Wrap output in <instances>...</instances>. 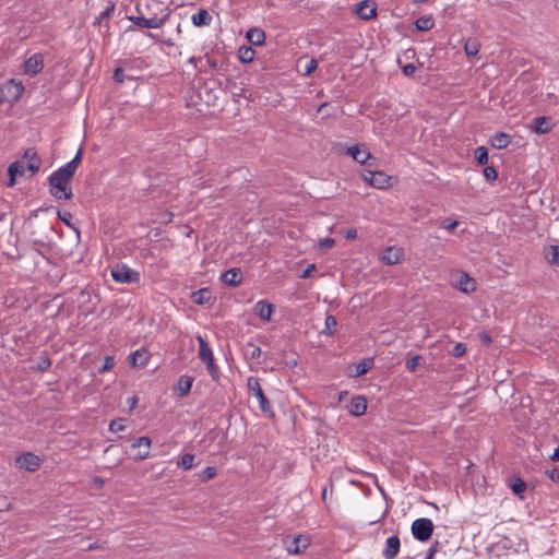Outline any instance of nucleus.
I'll list each match as a JSON object with an SVG mask.
<instances>
[{"label": "nucleus", "mask_w": 559, "mask_h": 559, "mask_svg": "<svg viewBox=\"0 0 559 559\" xmlns=\"http://www.w3.org/2000/svg\"><path fill=\"white\" fill-rule=\"evenodd\" d=\"M82 151L66 165L59 167L49 176L50 194L58 200H70L73 197L70 180L74 176L81 162Z\"/></svg>", "instance_id": "nucleus-1"}, {"label": "nucleus", "mask_w": 559, "mask_h": 559, "mask_svg": "<svg viewBox=\"0 0 559 559\" xmlns=\"http://www.w3.org/2000/svg\"><path fill=\"white\" fill-rule=\"evenodd\" d=\"M247 386H248L249 394L251 396H254L258 400L259 407H260L261 412L270 417H273L274 416L273 407H272L271 403L269 402L267 397L265 396V394L261 388L259 379L255 377H249L247 380Z\"/></svg>", "instance_id": "nucleus-2"}, {"label": "nucleus", "mask_w": 559, "mask_h": 559, "mask_svg": "<svg viewBox=\"0 0 559 559\" xmlns=\"http://www.w3.org/2000/svg\"><path fill=\"white\" fill-rule=\"evenodd\" d=\"M111 277L116 283L121 284H139L141 280L140 273L124 263H117L112 266Z\"/></svg>", "instance_id": "nucleus-3"}, {"label": "nucleus", "mask_w": 559, "mask_h": 559, "mask_svg": "<svg viewBox=\"0 0 559 559\" xmlns=\"http://www.w3.org/2000/svg\"><path fill=\"white\" fill-rule=\"evenodd\" d=\"M197 341L199 343V357L202 361L206 364V368L209 373L211 374L213 380H218L219 378V369L215 365L213 350L210 345L205 342L202 336H198Z\"/></svg>", "instance_id": "nucleus-4"}, {"label": "nucleus", "mask_w": 559, "mask_h": 559, "mask_svg": "<svg viewBox=\"0 0 559 559\" xmlns=\"http://www.w3.org/2000/svg\"><path fill=\"white\" fill-rule=\"evenodd\" d=\"M413 537L418 542H427L433 532V522L428 518L416 519L411 527Z\"/></svg>", "instance_id": "nucleus-5"}, {"label": "nucleus", "mask_w": 559, "mask_h": 559, "mask_svg": "<svg viewBox=\"0 0 559 559\" xmlns=\"http://www.w3.org/2000/svg\"><path fill=\"white\" fill-rule=\"evenodd\" d=\"M361 178L364 181L368 182L371 187L376 189H388L389 187H391L392 177H390L383 171H373L365 169L361 173Z\"/></svg>", "instance_id": "nucleus-6"}, {"label": "nucleus", "mask_w": 559, "mask_h": 559, "mask_svg": "<svg viewBox=\"0 0 559 559\" xmlns=\"http://www.w3.org/2000/svg\"><path fill=\"white\" fill-rule=\"evenodd\" d=\"M354 13L359 19L369 21L377 16V3L373 0H361L355 4Z\"/></svg>", "instance_id": "nucleus-7"}, {"label": "nucleus", "mask_w": 559, "mask_h": 559, "mask_svg": "<svg viewBox=\"0 0 559 559\" xmlns=\"http://www.w3.org/2000/svg\"><path fill=\"white\" fill-rule=\"evenodd\" d=\"M167 17H168V15H165L163 17H157V16L144 17L142 15H130V16H128V20L133 22L139 27L159 28L165 24Z\"/></svg>", "instance_id": "nucleus-8"}, {"label": "nucleus", "mask_w": 559, "mask_h": 559, "mask_svg": "<svg viewBox=\"0 0 559 559\" xmlns=\"http://www.w3.org/2000/svg\"><path fill=\"white\" fill-rule=\"evenodd\" d=\"M152 445V440L148 437H139L136 438L131 448L136 450V453L132 456L134 461H144L150 456V449Z\"/></svg>", "instance_id": "nucleus-9"}, {"label": "nucleus", "mask_w": 559, "mask_h": 559, "mask_svg": "<svg viewBox=\"0 0 559 559\" xmlns=\"http://www.w3.org/2000/svg\"><path fill=\"white\" fill-rule=\"evenodd\" d=\"M15 463L22 469L35 472L40 467L41 461L36 454L26 452L17 456Z\"/></svg>", "instance_id": "nucleus-10"}, {"label": "nucleus", "mask_w": 559, "mask_h": 559, "mask_svg": "<svg viewBox=\"0 0 559 559\" xmlns=\"http://www.w3.org/2000/svg\"><path fill=\"white\" fill-rule=\"evenodd\" d=\"M346 153L361 165H374L376 158L367 150L360 148L359 145L349 146Z\"/></svg>", "instance_id": "nucleus-11"}, {"label": "nucleus", "mask_w": 559, "mask_h": 559, "mask_svg": "<svg viewBox=\"0 0 559 559\" xmlns=\"http://www.w3.org/2000/svg\"><path fill=\"white\" fill-rule=\"evenodd\" d=\"M44 69V57L40 53H34L24 62V72L29 76H35Z\"/></svg>", "instance_id": "nucleus-12"}, {"label": "nucleus", "mask_w": 559, "mask_h": 559, "mask_svg": "<svg viewBox=\"0 0 559 559\" xmlns=\"http://www.w3.org/2000/svg\"><path fill=\"white\" fill-rule=\"evenodd\" d=\"M404 255L402 248L391 246L385 248L380 254V261L386 265H394L399 263Z\"/></svg>", "instance_id": "nucleus-13"}, {"label": "nucleus", "mask_w": 559, "mask_h": 559, "mask_svg": "<svg viewBox=\"0 0 559 559\" xmlns=\"http://www.w3.org/2000/svg\"><path fill=\"white\" fill-rule=\"evenodd\" d=\"M22 160L27 164V170L31 173V175H35L39 171L41 160L34 147L25 150Z\"/></svg>", "instance_id": "nucleus-14"}, {"label": "nucleus", "mask_w": 559, "mask_h": 559, "mask_svg": "<svg viewBox=\"0 0 559 559\" xmlns=\"http://www.w3.org/2000/svg\"><path fill=\"white\" fill-rule=\"evenodd\" d=\"M400 548V537L397 535H391L385 540V545L382 550V556L384 557V559H394L399 555Z\"/></svg>", "instance_id": "nucleus-15"}, {"label": "nucleus", "mask_w": 559, "mask_h": 559, "mask_svg": "<svg viewBox=\"0 0 559 559\" xmlns=\"http://www.w3.org/2000/svg\"><path fill=\"white\" fill-rule=\"evenodd\" d=\"M310 545L309 539L304 535L295 536L290 542H286V549L292 555H299Z\"/></svg>", "instance_id": "nucleus-16"}, {"label": "nucleus", "mask_w": 559, "mask_h": 559, "mask_svg": "<svg viewBox=\"0 0 559 559\" xmlns=\"http://www.w3.org/2000/svg\"><path fill=\"white\" fill-rule=\"evenodd\" d=\"M27 170V164H25L23 160H15L13 162L9 168H8V175H9V187H14L16 182L17 177H23L25 175V171Z\"/></svg>", "instance_id": "nucleus-17"}, {"label": "nucleus", "mask_w": 559, "mask_h": 559, "mask_svg": "<svg viewBox=\"0 0 559 559\" xmlns=\"http://www.w3.org/2000/svg\"><path fill=\"white\" fill-rule=\"evenodd\" d=\"M253 312L261 320L269 322L272 319L274 306L266 300H259L253 307Z\"/></svg>", "instance_id": "nucleus-18"}, {"label": "nucleus", "mask_w": 559, "mask_h": 559, "mask_svg": "<svg viewBox=\"0 0 559 559\" xmlns=\"http://www.w3.org/2000/svg\"><path fill=\"white\" fill-rule=\"evenodd\" d=\"M368 407L367 399L362 395H356L352 399L348 406L349 414L354 416H361L366 413Z\"/></svg>", "instance_id": "nucleus-19"}, {"label": "nucleus", "mask_w": 559, "mask_h": 559, "mask_svg": "<svg viewBox=\"0 0 559 559\" xmlns=\"http://www.w3.org/2000/svg\"><path fill=\"white\" fill-rule=\"evenodd\" d=\"M511 143V135L506 132H496L489 138V144L496 150H504Z\"/></svg>", "instance_id": "nucleus-20"}, {"label": "nucleus", "mask_w": 559, "mask_h": 559, "mask_svg": "<svg viewBox=\"0 0 559 559\" xmlns=\"http://www.w3.org/2000/svg\"><path fill=\"white\" fill-rule=\"evenodd\" d=\"M148 361V352L144 348L136 349L129 357L132 367H145Z\"/></svg>", "instance_id": "nucleus-21"}, {"label": "nucleus", "mask_w": 559, "mask_h": 559, "mask_svg": "<svg viewBox=\"0 0 559 559\" xmlns=\"http://www.w3.org/2000/svg\"><path fill=\"white\" fill-rule=\"evenodd\" d=\"M531 129L536 134L548 133L551 130V126L549 123V118L545 117V116L535 118L532 122Z\"/></svg>", "instance_id": "nucleus-22"}, {"label": "nucleus", "mask_w": 559, "mask_h": 559, "mask_svg": "<svg viewBox=\"0 0 559 559\" xmlns=\"http://www.w3.org/2000/svg\"><path fill=\"white\" fill-rule=\"evenodd\" d=\"M246 37L251 45L262 46L265 43L266 35L263 29L254 27L248 29Z\"/></svg>", "instance_id": "nucleus-23"}, {"label": "nucleus", "mask_w": 559, "mask_h": 559, "mask_svg": "<svg viewBox=\"0 0 559 559\" xmlns=\"http://www.w3.org/2000/svg\"><path fill=\"white\" fill-rule=\"evenodd\" d=\"M222 280L229 286H237L241 283L242 275L239 269H230L223 273Z\"/></svg>", "instance_id": "nucleus-24"}, {"label": "nucleus", "mask_w": 559, "mask_h": 559, "mask_svg": "<svg viewBox=\"0 0 559 559\" xmlns=\"http://www.w3.org/2000/svg\"><path fill=\"white\" fill-rule=\"evenodd\" d=\"M193 384V378L189 376H181L177 382L176 392L180 397L188 395Z\"/></svg>", "instance_id": "nucleus-25"}, {"label": "nucleus", "mask_w": 559, "mask_h": 559, "mask_svg": "<svg viewBox=\"0 0 559 559\" xmlns=\"http://www.w3.org/2000/svg\"><path fill=\"white\" fill-rule=\"evenodd\" d=\"M192 24L197 27L209 26L212 22V16L207 10L202 9L191 16Z\"/></svg>", "instance_id": "nucleus-26"}, {"label": "nucleus", "mask_w": 559, "mask_h": 559, "mask_svg": "<svg viewBox=\"0 0 559 559\" xmlns=\"http://www.w3.org/2000/svg\"><path fill=\"white\" fill-rule=\"evenodd\" d=\"M211 298L212 292L207 287L200 288L195 292H192L191 294L192 301L200 306L207 304L211 300Z\"/></svg>", "instance_id": "nucleus-27"}, {"label": "nucleus", "mask_w": 559, "mask_h": 559, "mask_svg": "<svg viewBox=\"0 0 559 559\" xmlns=\"http://www.w3.org/2000/svg\"><path fill=\"white\" fill-rule=\"evenodd\" d=\"M544 255L549 263L559 266V245L546 247L544 249Z\"/></svg>", "instance_id": "nucleus-28"}, {"label": "nucleus", "mask_w": 559, "mask_h": 559, "mask_svg": "<svg viewBox=\"0 0 559 559\" xmlns=\"http://www.w3.org/2000/svg\"><path fill=\"white\" fill-rule=\"evenodd\" d=\"M456 287L464 293L475 290V282L468 276L467 273H462Z\"/></svg>", "instance_id": "nucleus-29"}, {"label": "nucleus", "mask_w": 559, "mask_h": 559, "mask_svg": "<svg viewBox=\"0 0 559 559\" xmlns=\"http://www.w3.org/2000/svg\"><path fill=\"white\" fill-rule=\"evenodd\" d=\"M433 26L435 22L431 15H423L415 22L416 29L421 32L430 31Z\"/></svg>", "instance_id": "nucleus-30"}, {"label": "nucleus", "mask_w": 559, "mask_h": 559, "mask_svg": "<svg viewBox=\"0 0 559 559\" xmlns=\"http://www.w3.org/2000/svg\"><path fill=\"white\" fill-rule=\"evenodd\" d=\"M261 354H262V350L258 345H255L251 342L247 343V345L245 347V356L248 359L259 361Z\"/></svg>", "instance_id": "nucleus-31"}, {"label": "nucleus", "mask_w": 559, "mask_h": 559, "mask_svg": "<svg viewBox=\"0 0 559 559\" xmlns=\"http://www.w3.org/2000/svg\"><path fill=\"white\" fill-rule=\"evenodd\" d=\"M239 59L243 63L251 62L255 57V51L250 46H242L239 48Z\"/></svg>", "instance_id": "nucleus-32"}, {"label": "nucleus", "mask_w": 559, "mask_h": 559, "mask_svg": "<svg viewBox=\"0 0 559 559\" xmlns=\"http://www.w3.org/2000/svg\"><path fill=\"white\" fill-rule=\"evenodd\" d=\"M479 48H480V46H479L478 41L475 39H468V40H466V43L464 45L465 53L468 57L476 56L479 52Z\"/></svg>", "instance_id": "nucleus-33"}, {"label": "nucleus", "mask_w": 559, "mask_h": 559, "mask_svg": "<svg viewBox=\"0 0 559 559\" xmlns=\"http://www.w3.org/2000/svg\"><path fill=\"white\" fill-rule=\"evenodd\" d=\"M194 459L193 454L186 453L181 456L177 465L182 467L185 471L191 469L193 467Z\"/></svg>", "instance_id": "nucleus-34"}, {"label": "nucleus", "mask_w": 559, "mask_h": 559, "mask_svg": "<svg viewBox=\"0 0 559 559\" xmlns=\"http://www.w3.org/2000/svg\"><path fill=\"white\" fill-rule=\"evenodd\" d=\"M475 159L478 165H486L488 163V151L485 146H478L476 148Z\"/></svg>", "instance_id": "nucleus-35"}, {"label": "nucleus", "mask_w": 559, "mask_h": 559, "mask_svg": "<svg viewBox=\"0 0 559 559\" xmlns=\"http://www.w3.org/2000/svg\"><path fill=\"white\" fill-rule=\"evenodd\" d=\"M511 488L514 493L521 495L526 489V484L520 477H516L511 480Z\"/></svg>", "instance_id": "nucleus-36"}, {"label": "nucleus", "mask_w": 559, "mask_h": 559, "mask_svg": "<svg viewBox=\"0 0 559 559\" xmlns=\"http://www.w3.org/2000/svg\"><path fill=\"white\" fill-rule=\"evenodd\" d=\"M124 423H126V419H123V418H118V419L111 420L109 424V431L110 432L123 431L127 428Z\"/></svg>", "instance_id": "nucleus-37"}, {"label": "nucleus", "mask_w": 559, "mask_h": 559, "mask_svg": "<svg viewBox=\"0 0 559 559\" xmlns=\"http://www.w3.org/2000/svg\"><path fill=\"white\" fill-rule=\"evenodd\" d=\"M216 474L217 471L215 467L207 466L200 473L199 478L201 481H209L210 479L214 478Z\"/></svg>", "instance_id": "nucleus-38"}, {"label": "nucleus", "mask_w": 559, "mask_h": 559, "mask_svg": "<svg viewBox=\"0 0 559 559\" xmlns=\"http://www.w3.org/2000/svg\"><path fill=\"white\" fill-rule=\"evenodd\" d=\"M337 321L334 316H328L325 319V334H333L336 330Z\"/></svg>", "instance_id": "nucleus-39"}, {"label": "nucleus", "mask_w": 559, "mask_h": 559, "mask_svg": "<svg viewBox=\"0 0 559 559\" xmlns=\"http://www.w3.org/2000/svg\"><path fill=\"white\" fill-rule=\"evenodd\" d=\"M72 217L73 216H72V214L69 211H59L58 212V218L61 222H63L67 226L71 227L72 229H74V230H76L79 233V230L71 223Z\"/></svg>", "instance_id": "nucleus-40"}, {"label": "nucleus", "mask_w": 559, "mask_h": 559, "mask_svg": "<svg viewBox=\"0 0 559 559\" xmlns=\"http://www.w3.org/2000/svg\"><path fill=\"white\" fill-rule=\"evenodd\" d=\"M50 367H51L50 358L48 356H43V357H40L39 361L33 369L37 370V371H46Z\"/></svg>", "instance_id": "nucleus-41"}, {"label": "nucleus", "mask_w": 559, "mask_h": 559, "mask_svg": "<svg viewBox=\"0 0 559 559\" xmlns=\"http://www.w3.org/2000/svg\"><path fill=\"white\" fill-rule=\"evenodd\" d=\"M114 366H115L114 357L106 356L104 358V362H103L102 367L98 368V372L99 373H105V372L109 371Z\"/></svg>", "instance_id": "nucleus-42"}, {"label": "nucleus", "mask_w": 559, "mask_h": 559, "mask_svg": "<svg viewBox=\"0 0 559 559\" xmlns=\"http://www.w3.org/2000/svg\"><path fill=\"white\" fill-rule=\"evenodd\" d=\"M484 176L488 181L493 182L498 178V173L495 167L486 166L484 168Z\"/></svg>", "instance_id": "nucleus-43"}, {"label": "nucleus", "mask_w": 559, "mask_h": 559, "mask_svg": "<svg viewBox=\"0 0 559 559\" xmlns=\"http://www.w3.org/2000/svg\"><path fill=\"white\" fill-rule=\"evenodd\" d=\"M317 67H318V62L316 59L308 60L306 63L305 70H304V75L305 76L310 75L313 71H316Z\"/></svg>", "instance_id": "nucleus-44"}, {"label": "nucleus", "mask_w": 559, "mask_h": 559, "mask_svg": "<svg viewBox=\"0 0 559 559\" xmlns=\"http://www.w3.org/2000/svg\"><path fill=\"white\" fill-rule=\"evenodd\" d=\"M335 245V240L333 238H323L319 241V248L329 250Z\"/></svg>", "instance_id": "nucleus-45"}, {"label": "nucleus", "mask_w": 559, "mask_h": 559, "mask_svg": "<svg viewBox=\"0 0 559 559\" xmlns=\"http://www.w3.org/2000/svg\"><path fill=\"white\" fill-rule=\"evenodd\" d=\"M112 79L115 80V82L117 83H123L124 80H126V74H124V71L123 69L121 68H117L114 72V75H112Z\"/></svg>", "instance_id": "nucleus-46"}, {"label": "nucleus", "mask_w": 559, "mask_h": 559, "mask_svg": "<svg viewBox=\"0 0 559 559\" xmlns=\"http://www.w3.org/2000/svg\"><path fill=\"white\" fill-rule=\"evenodd\" d=\"M466 352V346L465 344L463 343H457L455 346H454V349H453V355L456 356V357H460V356H463Z\"/></svg>", "instance_id": "nucleus-47"}, {"label": "nucleus", "mask_w": 559, "mask_h": 559, "mask_svg": "<svg viewBox=\"0 0 559 559\" xmlns=\"http://www.w3.org/2000/svg\"><path fill=\"white\" fill-rule=\"evenodd\" d=\"M420 357L414 356L411 359L407 360L406 366L409 370L414 371L417 366L419 365Z\"/></svg>", "instance_id": "nucleus-48"}, {"label": "nucleus", "mask_w": 559, "mask_h": 559, "mask_svg": "<svg viewBox=\"0 0 559 559\" xmlns=\"http://www.w3.org/2000/svg\"><path fill=\"white\" fill-rule=\"evenodd\" d=\"M438 550H439V542H436L428 549V554L425 559H432L433 556L438 552Z\"/></svg>", "instance_id": "nucleus-49"}, {"label": "nucleus", "mask_w": 559, "mask_h": 559, "mask_svg": "<svg viewBox=\"0 0 559 559\" xmlns=\"http://www.w3.org/2000/svg\"><path fill=\"white\" fill-rule=\"evenodd\" d=\"M459 225V222L457 221H444L442 223V228L449 230V231H452L455 227H457Z\"/></svg>", "instance_id": "nucleus-50"}, {"label": "nucleus", "mask_w": 559, "mask_h": 559, "mask_svg": "<svg viewBox=\"0 0 559 559\" xmlns=\"http://www.w3.org/2000/svg\"><path fill=\"white\" fill-rule=\"evenodd\" d=\"M356 369H357V371H356V376H358V377H359V376L365 374V373L368 371L369 366H368V364H367V362H360V364H358V365H357V368H356Z\"/></svg>", "instance_id": "nucleus-51"}, {"label": "nucleus", "mask_w": 559, "mask_h": 559, "mask_svg": "<svg viewBox=\"0 0 559 559\" xmlns=\"http://www.w3.org/2000/svg\"><path fill=\"white\" fill-rule=\"evenodd\" d=\"M403 73L407 76H411L416 71V67L413 63L405 64L403 68Z\"/></svg>", "instance_id": "nucleus-52"}, {"label": "nucleus", "mask_w": 559, "mask_h": 559, "mask_svg": "<svg viewBox=\"0 0 559 559\" xmlns=\"http://www.w3.org/2000/svg\"><path fill=\"white\" fill-rule=\"evenodd\" d=\"M344 237L347 240H354L357 238V230L355 228H349L345 231Z\"/></svg>", "instance_id": "nucleus-53"}, {"label": "nucleus", "mask_w": 559, "mask_h": 559, "mask_svg": "<svg viewBox=\"0 0 559 559\" xmlns=\"http://www.w3.org/2000/svg\"><path fill=\"white\" fill-rule=\"evenodd\" d=\"M547 475L549 476V478L551 480H555V481L559 480V472L556 468H554L551 471H547Z\"/></svg>", "instance_id": "nucleus-54"}, {"label": "nucleus", "mask_w": 559, "mask_h": 559, "mask_svg": "<svg viewBox=\"0 0 559 559\" xmlns=\"http://www.w3.org/2000/svg\"><path fill=\"white\" fill-rule=\"evenodd\" d=\"M115 10V5L111 4L109 7H107L103 12H102V16L103 17H109L111 15V13L114 12Z\"/></svg>", "instance_id": "nucleus-55"}, {"label": "nucleus", "mask_w": 559, "mask_h": 559, "mask_svg": "<svg viewBox=\"0 0 559 559\" xmlns=\"http://www.w3.org/2000/svg\"><path fill=\"white\" fill-rule=\"evenodd\" d=\"M480 340H481L485 344H487V345H489V344L491 343V337H490L488 334H485V333L480 335Z\"/></svg>", "instance_id": "nucleus-56"}, {"label": "nucleus", "mask_w": 559, "mask_h": 559, "mask_svg": "<svg viewBox=\"0 0 559 559\" xmlns=\"http://www.w3.org/2000/svg\"><path fill=\"white\" fill-rule=\"evenodd\" d=\"M314 269V265L311 264L309 265L305 271H304V274H302V277H308L310 275V273L313 271Z\"/></svg>", "instance_id": "nucleus-57"}, {"label": "nucleus", "mask_w": 559, "mask_h": 559, "mask_svg": "<svg viewBox=\"0 0 559 559\" xmlns=\"http://www.w3.org/2000/svg\"><path fill=\"white\" fill-rule=\"evenodd\" d=\"M550 460L559 462V445L555 450V452L550 455Z\"/></svg>", "instance_id": "nucleus-58"}, {"label": "nucleus", "mask_w": 559, "mask_h": 559, "mask_svg": "<svg viewBox=\"0 0 559 559\" xmlns=\"http://www.w3.org/2000/svg\"><path fill=\"white\" fill-rule=\"evenodd\" d=\"M95 548H97V546L95 544H91L87 549L92 550V549H95Z\"/></svg>", "instance_id": "nucleus-59"}, {"label": "nucleus", "mask_w": 559, "mask_h": 559, "mask_svg": "<svg viewBox=\"0 0 559 559\" xmlns=\"http://www.w3.org/2000/svg\"><path fill=\"white\" fill-rule=\"evenodd\" d=\"M165 44H166L167 46H174V43H173L171 40H167V41H165Z\"/></svg>", "instance_id": "nucleus-60"}, {"label": "nucleus", "mask_w": 559, "mask_h": 559, "mask_svg": "<svg viewBox=\"0 0 559 559\" xmlns=\"http://www.w3.org/2000/svg\"><path fill=\"white\" fill-rule=\"evenodd\" d=\"M131 404H132V406H133L134 404H136L135 399H133V401H131Z\"/></svg>", "instance_id": "nucleus-61"}, {"label": "nucleus", "mask_w": 559, "mask_h": 559, "mask_svg": "<svg viewBox=\"0 0 559 559\" xmlns=\"http://www.w3.org/2000/svg\"><path fill=\"white\" fill-rule=\"evenodd\" d=\"M131 404H132V406H133L134 404H136L135 399H133V401H131Z\"/></svg>", "instance_id": "nucleus-62"}, {"label": "nucleus", "mask_w": 559, "mask_h": 559, "mask_svg": "<svg viewBox=\"0 0 559 559\" xmlns=\"http://www.w3.org/2000/svg\"><path fill=\"white\" fill-rule=\"evenodd\" d=\"M325 493H326V489H324L322 492L323 498L325 497Z\"/></svg>", "instance_id": "nucleus-63"}]
</instances>
